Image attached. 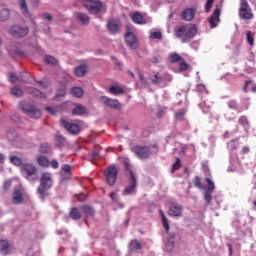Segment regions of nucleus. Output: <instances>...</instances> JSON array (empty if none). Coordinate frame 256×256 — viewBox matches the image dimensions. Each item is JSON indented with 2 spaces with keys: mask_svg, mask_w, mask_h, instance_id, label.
Returning <instances> with one entry per match:
<instances>
[{
  "mask_svg": "<svg viewBox=\"0 0 256 256\" xmlns=\"http://www.w3.org/2000/svg\"><path fill=\"white\" fill-rule=\"evenodd\" d=\"M197 35V26L184 24L175 28V37L182 39V43H189Z\"/></svg>",
  "mask_w": 256,
  "mask_h": 256,
  "instance_id": "obj_1",
  "label": "nucleus"
},
{
  "mask_svg": "<svg viewBox=\"0 0 256 256\" xmlns=\"http://www.w3.org/2000/svg\"><path fill=\"white\" fill-rule=\"evenodd\" d=\"M53 187V174L49 172L42 173L37 193L42 201L47 197V191Z\"/></svg>",
  "mask_w": 256,
  "mask_h": 256,
  "instance_id": "obj_2",
  "label": "nucleus"
},
{
  "mask_svg": "<svg viewBox=\"0 0 256 256\" xmlns=\"http://www.w3.org/2000/svg\"><path fill=\"white\" fill-rule=\"evenodd\" d=\"M125 170L129 173L128 177V183L129 185L125 187V189L122 192V195H132V193H135V189H137V177L135 176V173H133V170H131V166L129 163L125 162Z\"/></svg>",
  "mask_w": 256,
  "mask_h": 256,
  "instance_id": "obj_3",
  "label": "nucleus"
},
{
  "mask_svg": "<svg viewBox=\"0 0 256 256\" xmlns=\"http://www.w3.org/2000/svg\"><path fill=\"white\" fill-rule=\"evenodd\" d=\"M81 3L90 15H99L103 11V2L99 0H81Z\"/></svg>",
  "mask_w": 256,
  "mask_h": 256,
  "instance_id": "obj_4",
  "label": "nucleus"
},
{
  "mask_svg": "<svg viewBox=\"0 0 256 256\" xmlns=\"http://www.w3.org/2000/svg\"><path fill=\"white\" fill-rule=\"evenodd\" d=\"M20 109L27 115L31 117V119H39L41 117V110L35 107L33 104H29L27 102H20Z\"/></svg>",
  "mask_w": 256,
  "mask_h": 256,
  "instance_id": "obj_5",
  "label": "nucleus"
},
{
  "mask_svg": "<svg viewBox=\"0 0 256 256\" xmlns=\"http://www.w3.org/2000/svg\"><path fill=\"white\" fill-rule=\"evenodd\" d=\"M161 219H162V225L168 235V243H167V249H171L173 245H175V233L170 232V226H169V219H167V216H165V213L163 210H159Z\"/></svg>",
  "mask_w": 256,
  "mask_h": 256,
  "instance_id": "obj_6",
  "label": "nucleus"
},
{
  "mask_svg": "<svg viewBox=\"0 0 256 256\" xmlns=\"http://www.w3.org/2000/svg\"><path fill=\"white\" fill-rule=\"evenodd\" d=\"M239 17L246 21H251L254 17L253 10L251 9V6H249L247 0H240Z\"/></svg>",
  "mask_w": 256,
  "mask_h": 256,
  "instance_id": "obj_7",
  "label": "nucleus"
},
{
  "mask_svg": "<svg viewBox=\"0 0 256 256\" xmlns=\"http://www.w3.org/2000/svg\"><path fill=\"white\" fill-rule=\"evenodd\" d=\"M131 151L133 154L136 155V157H138V159H149V157H151V147L149 146H133L131 148Z\"/></svg>",
  "mask_w": 256,
  "mask_h": 256,
  "instance_id": "obj_8",
  "label": "nucleus"
},
{
  "mask_svg": "<svg viewBox=\"0 0 256 256\" xmlns=\"http://www.w3.org/2000/svg\"><path fill=\"white\" fill-rule=\"evenodd\" d=\"M118 173H119V170H117L116 166H109L104 171L106 183L110 186H113L117 182V174Z\"/></svg>",
  "mask_w": 256,
  "mask_h": 256,
  "instance_id": "obj_9",
  "label": "nucleus"
},
{
  "mask_svg": "<svg viewBox=\"0 0 256 256\" xmlns=\"http://www.w3.org/2000/svg\"><path fill=\"white\" fill-rule=\"evenodd\" d=\"M21 173L26 177L28 180H35V178H32L33 175H36L37 173V167L31 163H25L21 165Z\"/></svg>",
  "mask_w": 256,
  "mask_h": 256,
  "instance_id": "obj_10",
  "label": "nucleus"
},
{
  "mask_svg": "<svg viewBox=\"0 0 256 256\" xmlns=\"http://www.w3.org/2000/svg\"><path fill=\"white\" fill-rule=\"evenodd\" d=\"M150 81L153 85H161V83H166V81H171L172 77L169 74H165L164 76L158 71H154L152 75L149 77Z\"/></svg>",
  "mask_w": 256,
  "mask_h": 256,
  "instance_id": "obj_11",
  "label": "nucleus"
},
{
  "mask_svg": "<svg viewBox=\"0 0 256 256\" xmlns=\"http://www.w3.org/2000/svg\"><path fill=\"white\" fill-rule=\"evenodd\" d=\"M60 125L72 135H79V133H81V126L78 124L70 123L65 118L60 120Z\"/></svg>",
  "mask_w": 256,
  "mask_h": 256,
  "instance_id": "obj_12",
  "label": "nucleus"
},
{
  "mask_svg": "<svg viewBox=\"0 0 256 256\" xmlns=\"http://www.w3.org/2000/svg\"><path fill=\"white\" fill-rule=\"evenodd\" d=\"M101 101L103 105H106V107L114 109L115 111H121V103L117 99H111L107 96H102Z\"/></svg>",
  "mask_w": 256,
  "mask_h": 256,
  "instance_id": "obj_13",
  "label": "nucleus"
},
{
  "mask_svg": "<svg viewBox=\"0 0 256 256\" xmlns=\"http://www.w3.org/2000/svg\"><path fill=\"white\" fill-rule=\"evenodd\" d=\"M10 34L16 38L26 37V35H29V28H22L19 25H14L10 28Z\"/></svg>",
  "mask_w": 256,
  "mask_h": 256,
  "instance_id": "obj_14",
  "label": "nucleus"
},
{
  "mask_svg": "<svg viewBox=\"0 0 256 256\" xmlns=\"http://www.w3.org/2000/svg\"><path fill=\"white\" fill-rule=\"evenodd\" d=\"M220 17H221V9L216 8L213 14L208 18V22L210 23L211 29H215V27L219 25V21H221Z\"/></svg>",
  "mask_w": 256,
  "mask_h": 256,
  "instance_id": "obj_15",
  "label": "nucleus"
},
{
  "mask_svg": "<svg viewBox=\"0 0 256 256\" xmlns=\"http://www.w3.org/2000/svg\"><path fill=\"white\" fill-rule=\"evenodd\" d=\"M124 39L126 41V44L131 49H137L139 47V42H137V36L133 34L132 32H127L124 36Z\"/></svg>",
  "mask_w": 256,
  "mask_h": 256,
  "instance_id": "obj_16",
  "label": "nucleus"
},
{
  "mask_svg": "<svg viewBox=\"0 0 256 256\" xmlns=\"http://www.w3.org/2000/svg\"><path fill=\"white\" fill-rule=\"evenodd\" d=\"M18 4H19L20 10L23 13L24 17H28V19L31 20L33 25H35V20L31 16V12H29V8L27 7V0H18Z\"/></svg>",
  "mask_w": 256,
  "mask_h": 256,
  "instance_id": "obj_17",
  "label": "nucleus"
},
{
  "mask_svg": "<svg viewBox=\"0 0 256 256\" xmlns=\"http://www.w3.org/2000/svg\"><path fill=\"white\" fill-rule=\"evenodd\" d=\"M168 215L170 217H181V215H183V206H181L179 204L170 206Z\"/></svg>",
  "mask_w": 256,
  "mask_h": 256,
  "instance_id": "obj_18",
  "label": "nucleus"
},
{
  "mask_svg": "<svg viewBox=\"0 0 256 256\" xmlns=\"http://www.w3.org/2000/svg\"><path fill=\"white\" fill-rule=\"evenodd\" d=\"M197 10H195V8H188L185 9L182 14H181V18L184 21H193V19H195V13Z\"/></svg>",
  "mask_w": 256,
  "mask_h": 256,
  "instance_id": "obj_19",
  "label": "nucleus"
},
{
  "mask_svg": "<svg viewBox=\"0 0 256 256\" xmlns=\"http://www.w3.org/2000/svg\"><path fill=\"white\" fill-rule=\"evenodd\" d=\"M12 203L13 205H21L23 203V193L21 189H15L12 194Z\"/></svg>",
  "mask_w": 256,
  "mask_h": 256,
  "instance_id": "obj_20",
  "label": "nucleus"
},
{
  "mask_svg": "<svg viewBox=\"0 0 256 256\" xmlns=\"http://www.w3.org/2000/svg\"><path fill=\"white\" fill-rule=\"evenodd\" d=\"M74 75L76 77H85L87 75V65L81 64L74 69Z\"/></svg>",
  "mask_w": 256,
  "mask_h": 256,
  "instance_id": "obj_21",
  "label": "nucleus"
},
{
  "mask_svg": "<svg viewBox=\"0 0 256 256\" xmlns=\"http://www.w3.org/2000/svg\"><path fill=\"white\" fill-rule=\"evenodd\" d=\"M69 217L73 219V221H79L81 217H83V214L81 213V210L77 207H72L69 212Z\"/></svg>",
  "mask_w": 256,
  "mask_h": 256,
  "instance_id": "obj_22",
  "label": "nucleus"
},
{
  "mask_svg": "<svg viewBox=\"0 0 256 256\" xmlns=\"http://www.w3.org/2000/svg\"><path fill=\"white\" fill-rule=\"evenodd\" d=\"M76 19L80 21L82 25H89V21L91 18L89 17V15L79 12L76 14Z\"/></svg>",
  "mask_w": 256,
  "mask_h": 256,
  "instance_id": "obj_23",
  "label": "nucleus"
},
{
  "mask_svg": "<svg viewBox=\"0 0 256 256\" xmlns=\"http://www.w3.org/2000/svg\"><path fill=\"white\" fill-rule=\"evenodd\" d=\"M0 253L2 255H9V241L0 240Z\"/></svg>",
  "mask_w": 256,
  "mask_h": 256,
  "instance_id": "obj_24",
  "label": "nucleus"
},
{
  "mask_svg": "<svg viewBox=\"0 0 256 256\" xmlns=\"http://www.w3.org/2000/svg\"><path fill=\"white\" fill-rule=\"evenodd\" d=\"M107 27H108V31H110V33H117L120 29L119 24H117V22H115V20H110L107 23Z\"/></svg>",
  "mask_w": 256,
  "mask_h": 256,
  "instance_id": "obj_25",
  "label": "nucleus"
},
{
  "mask_svg": "<svg viewBox=\"0 0 256 256\" xmlns=\"http://www.w3.org/2000/svg\"><path fill=\"white\" fill-rule=\"evenodd\" d=\"M130 17L133 21V23H136L137 25H143V15L139 12H134L130 14Z\"/></svg>",
  "mask_w": 256,
  "mask_h": 256,
  "instance_id": "obj_26",
  "label": "nucleus"
},
{
  "mask_svg": "<svg viewBox=\"0 0 256 256\" xmlns=\"http://www.w3.org/2000/svg\"><path fill=\"white\" fill-rule=\"evenodd\" d=\"M81 211L84 213L86 217H93V215H95V210L93 209V207L89 205L82 206Z\"/></svg>",
  "mask_w": 256,
  "mask_h": 256,
  "instance_id": "obj_27",
  "label": "nucleus"
},
{
  "mask_svg": "<svg viewBox=\"0 0 256 256\" xmlns=\"http://www.w3.org/2000/svg\"><path fill=\"white\" fill-rule=\"evenodd\" d=\"M109 92L112 95H123V93H125V90L122 87H119L117 85H112L109 88Z\"/></svg>",
  "mask_w": 256,
  "mask_h": 256,
  "instance_id": "obj_28",
  "label": "nucleus"
},
{
  "mask_svg": "<svg viewBox=\"0 0 256 256\" xmlns=\"http://www.w3.org/2000/svg\"><path fill=\"white\" fill-rule=\"evenodd\" d=\"M37 163L40 167H49V158L43 155L37 157Z\"/></svg>",
  "mask_w": 256,
  "mask_h": 256,
  "instance_id": "obj_29",
  "label": "nucleus"
},
{
  "mask_svg": "<svg viewBox=\"0 0 256 256\" xmlns=\"http://www.w3.org/2000/svg\"><path fill=\"white\" fill-rule=\"evenodd\" d=\"M228 107L229 109H233L234 111H237V113H243V108L239 107V104L236 100H230L228 101Z\"/></svg>",
  "mask_w": 256,
  "mask_h": 256,
  "instance_id": "obj_30",
  "label": "nucleus"
},
{
  "mask_svg": "<svg viewBox=\"0 0 256 256\" xmlns=\"http://www.w3.org/2000/svg\"><path fill=\"white\" fill-rule=\"evenodd\" d=\"M87 113V108L82 105H77L73 110H72V115H85Z\"/></svg>",
  "mask_w": 256,
  "mask_h": 256,
  "instance_id": "obj_31",
  "label": "nucleus"
},
{
  "mask_svg": "<svg viewBox=\"0 0 256 256\" xmlns=\"http://www.w3.org/2000/svg\"><path fill=\"white\" fill-rule=\"evenodd\" d=\"M70 93L73 95V97L81 98L83 97L84 91L81 87H73Z\"/></svg>",
  "mask_w": 256,
  "mask_h": 256,
  "instance_id": "obj_32",
  "label": "nucleus"
},
{
  "mask_svg": "<svg viewBox=\"0 0 256 256\" xmlns=\"http://www.w3.org/2000/svg\"><path fill=\"white\" fill-rule=\"evenodd\" d=\"M237 147H239V138L230 140V141L227 143V148H228L230 151H235V149H237Z\"/></svg>",
  "mask_w": 256,
  "mask_h": 256,
  "instance_id": "obj_33",
  "label": "nucleus"
},
{
  "mask_svg": "<svg viewBox=\"0 0 256 256\" xmlns=\"http://www.w3.org/2000/svg\"><path fill=\"white\" fill-rule=\"evenodd\" d=\"M169 59H170V62L172 63H180V61H183V58L177 52L169 54Z\"/></svg>",
  "mask_w": 256,
  "mask_h": 256,
  "instance_id": "obj_34",
  "label": "nucleus"
},
{
  "mask_svg": "<svg viewBox=\"0 0 256 256\" xmlns=\"http://www.w3.org/2000/svg\"><path fill=\"white\" fill-rule=\"evenodd\" d=\"M11 13L9 12V9L4 8L0 11V21H7L10 17Z\"/></svg>",
  "mask_w": 256,
  "mask_h": 256,
  "instance_id": "obj_35",
  "label": "nucleus"
},
{
  "mask_svg": "<svg viewBox=\"0 0 256 256\" xmlns=\"http://www.w3.org/2000/svg\"><path fill=\"white\" fill-rule=\"evenodd\" d=\"M174 118L176 119V121H183L185 119V110L180 109L177 112H175Z\"/></svg>",
  "mask_w": 256,
  "mask_h": 256,
  "instance_id": "obj_36",
  "label": "nucleus"
},
{
  "mask_svg": "<svg viewBox=\"0 0 256 256\" xmlns=\"http://www.w3.org/2000/svg\"><path fill=\"white\" fill-rule=\"evenodd\" d=\"M10 162L13 165H16V167H19V166L23 165V162H22L21 158H19L17 156H11L10 157Z\"/></svg>",
  "mask_w": 256,
  "mask_h": 256,
  "instance_id": "obj_37",
  "label": "nucleus"
},
{
  "mask_svg": "<svg viewBox=\"0 0 256 256\" xmlns=\"http://www.w3.org/2000/svg\"><path fill=\"white\" fill-rule=\"evenodd\" d=\"M44 61L47 65H57V59L53 56H45Z\"/></svg>",
  "mask_w": 256,
  "mask_h": 256,
  "instance_id": "obj_38",
  "label": "nucleus"
},
{
  "mask_svg": "<svg viewBox=\"0 0 256 256\" xmlns=\"http://www.w3.org/2000/svg\"><path fill=\"white\" fill-rule=\"evenodd\" d=\"M11 95H14V97H23V90L14 87L11 89Z\"/></svg>",
  "mask_w": 256,
  "mask_h": 256,
  "instance_id": "obj_39",
  "label": "nucleus"
},
{
  "mask_svg": "<svg viewBox=\"0 0 256 256\" xmlns=\"http://www.w3.org/2000/svg\"><path fill=\"white\" fill-rule=\"evenodd\" d=\"M213 195V192L211 191H205L204 193V201H206V205H210L211 204V201H212V196Z\"/></svg>",
  "mask_w": 256,
  "mask_h": 256,
  "instance_id": "obj_40",
  "label": "nucleus"
},
{
  "mask_svg": "<svg viewBox=\"0 0 256 256\" xmlns=\"http://www.w3.org/2000/svg\"><path fill=\"white\" fill-rule=\"evenodd\" d=\"M239 125H243L244 127H249V120L247 116H240L238 119Z\"/></svg>",
  "mask_w": 256,
  "mask_h": 256,
  "instance_id": "obj_41",
  "label": "nucleus"
},
{
  "mask_svg": "<svg viewBox=\"0 0 256 256\" xmlns=\"http://www.w3.org/2000/svg\"><path fill=\"white\" fill-rule=\"evenodd\" d=\"M246 39H247V43H248L249 45H251V46L254 45L255 39L253 38V32L248 31V32L246 33Z\"/></svg>",
  "mask_w": 256,
  "mask_h": 256,
  "instance_id": "obj_42",
  "label": "nucleus"
},
{
  "mask_svg": "<svg viewBox=\"0 0 256 256\" xmlns=\"http://www.w3.org/2000/svg\"><path fill=\"white\" fill-rule=\"evenodd\" d=\"M130 246L132 247V249H134L135 251H141L142 246H141V242L134 240L131 242Z\"/></svg>",
  "mask_w": 256,
  "mask_h": 256,
  "instance_id": "obj_43",
  "label": "nucleus"
},
{
  "mask_svg": "<svg viewBox=\"0 0 256 256\" xmlns=\"http://www.w3.org/2000/svg\"><path fill=\"white\" fill-rule=\"evenodd\" d=\"M206 182L208 183L206 191H210L211 193H213V191H215V183H213V180L210 178H206Z\"/></svg>",
  "mask_w": 256,
  "mask_h": 256,
  "instance_id": "obj_44",
  "label": "nucleus"
},
{
  "mask_svg": "<svg viewBox=\"0 0 256 256\" xmlns=\"http://www.w3.org/2000/svg\"><path fill=\"white\" fill-rule=\"evenodd\" d=\"M181 169V159L176 158V162L172 164V173H175V171H179Z\"/></svg>",
  "mask_w": 256,
  "mask_h": 256,
  "instance_id": "obj_45",
  "label": "nucleus"
},
{
  "mask_svg": "<svg viewBox=\"0 0 256 256\" xmlns=\"http://www.w3.org/2000/svg\"><path fill=\"white\" fill-rule=\"evenodd\" d=\"M40 151L41 153H49V151H51V145H49V143L41 144Z\"/></svg>",
  "mask_w": 256,
  "mask_h": 256,
  "instance_id": "obj_46",
  "label": "nucleus"
},
{
  "mask_svg": "<svg viewBox=\"0 0 256 256\" xmlns=\"http://www.w3.org/2000/svg\"><path fill=\"white\" fill-rule=\"evenodd\" d=\"M194 187H197L198 189H203V184L201 183V177L196 176L194 178Z\"/></svg>",
  "mask_w": 256,
  "mask_h": 256,
  "instance_id": "obj_47",
  "label": "nucleus"
},
{
  "mask_svg": "<svg viewBox=\"0 0 256 256\" xmlns=\"http://www.w3.org/2000/svg\"><path fill=\"white\" fill-rule=\"evenodd\" d=\"M187 69H189V64L182 59L179 63V71H187Z\"/></svg>",
  "mask_w": 256,
  "mask_h": 256,
  "instance_id": "obj_48",
  "label": "nucleus"
},
{
  "mask_svg": "<svg viewBox=\"0 0 256 256\" xmlns=\"http://www.w3.org/2000/svg\"><path fill=\"white\" fill-rule=\"evenodd\" d=\"M213 3H215V0H207L206 5H205V12L206 13L211 12V7H213Z\"/></svg>",
  "mask_w": 256,
  "mask_h": 256,
  "instance_id": "obj_49",
  "label": "nucleus"
},
{
  "mask_svg": "<svg viewBox=\"0 0 256 256\" xmlns=\"http://www.w3.org/2000/svg\"><path fill=\"white\" fill-rule=\"evenodd\" d=\"M150 38L151 39H159V40H161V39H163V35L161 34V32L156 31V32H152L150 34Z\"/></svg>",
  "mask_w": 256,
  "mask_h": 256,
  "instance_id": "obj_50",
  "label": "nucleus"
},
{
  "mask_svg": "<svg viewBox=\"0 0 256 256\" xmlns=\"http://www.w3.org/2000/svg\"><path fill=\"white\" fill-rule=\"evenodd\" d=\"M31 95H33L34 97H45V94H43L41 91H39L38 89H32L30 91Z\"/></svg>",
  "mask_w": 256,
  "mask_h": 256,
  "instance_id": "obj_51",
  "label": "nucleus"
},
{
  "mask_svg": "<svg viewBox=\"0 0 256 256\" xmlns=\"http://www.w3.org/2000/svg\"><path fill=\"white\" fill-rule=\"evenodd\" d=\"M65 143V139L63 136H57L56 137V145L57 147H62V145Z\"/></svg>",
  "mask_w": 256,
  "mask_h": 256,
  "instance_id": "obj_52",
  "label": "nucleus"
},
{
  "mask_svg": "<svg viewBox=\"0 0 256 256\" xmlns=\"http://www.w3.org/2000/svg\"><path fill=\"white\" fill-rule=\"evenodd\" d=\"M62 171H64V173H67V175H72L71 174V165L69 164H64L62 166Z\"/></svg>",
  "mask_w": 256,
  "mask_h": 256,
  "instance_id": "obj_53",
  "label": "nucleus"
},
{
  "mask_svg": "<svg viewBox=\"0 0 256 256\" xmlns=\"http://www.w3.org/2000/svg\"><path fill=\"white\" fill-rule=\"evenodd\" d=\"M3 189L6 193H7V191H9V189H11V180H7L4 182Z\"/></svg>",
  "mask_w": 256,
  "mask_h": 256,
  "instance_id": "obj_54",
  "label": "nucleus"
},
{
  "mask_svg": "<svg viewBox=\"0 0 256 256\" xmlns=\"http://www.w3.org/2000/svg\"><path fill=\"white\" fill-rule=\"evenodd\" d=\"M49 165L52 167V169H59V162L57 160L50 161Z\"/></svg>",
  "mask_w": 256,
  "mask_h": 256,
  "instance_id": "obj_55",
  "label": "nucleus"
},
{
  "mask_svg": "<svg viewBox=\"0 0 256 256\" xmlns=\"http://www.w3.org/2000/svg\"><path fill=\"white\" fill-rule=\"evenodd\" d=\"M42 18L46 19V21H53V16L48 12L43 13Z\"/></svg>",
  "mask_w": 256,
  "mask_h": 256,
  "instance_id": "obj_56",
  "label": "nucleus"
},
{
  "mask_svg": "<svg viewBox=\"0 0 256 256\" xmlns=\"http://www.w3.org/2000/svg\"><path fill=\"white\" fill-rule=\"evenodd\" d=\"M110 199H112V201H114V202H117V201H119V195H117V193H115V192H112L110 194Z\"/></svg>",
  "mask_w": 256,
  "mask_h": 256,
  "instance_id": "obj_57",
  "label": "nucleus"
},
{
  "mask_svg": "<svg viewBox=\"0 0 256 256\" xmlns=\"http://www.w3.org/2000/svg\"><path fill=\"white\" fill-rule=\"evenodd\" d=\"M9 79L10 83H15L17 81V76L15 75V73H9Z\"/></svg>",
  "mask_w": 256,
  "mask_h": 256,
  "instance_id": "obj_58",
  "label": "nucleus"
},
{
  "mask_svg": "<svg viewBox=\"0 0 256 256\" xmlns=\"http://www.w3.org/2000/svg\"><path fill=\"white\" fill-rule=\"evenodd\" d=\"M138 77H139L140 81L142 82V85H147V79L145 78V76L143 74L139 73Z\"/></svg>",
  "mask_w": 256,
  "mask_h": 256,
  "instance_id": "obj_59",
  "label": "nucleus"
},
{
  "mask_svg": "<svg viewBox=\"0 0 256 256\" xmlns=\"http://www.w3.org/2000/svg\"><path fill=\"white\" fill-rule=\"evenodd\" d=\"M154 149V153H159V144L155 143L150 146V149Z\"/></svg>",
  "mask_w": 256,
  "mask_h": 256,
  "instance_id": "obj_60",
  "label": "nucleus"
},
{
  "mask_svg": "<svg viewBox=\"0 0 256 256\" xmlns=\"http://www.w3.org/2000/svg\"><path fill=\"white\" fill-rule=\"evenodd\" d=\"M65 88L58 90L57 97H65Z\"/></svg>",
  "mask_w": 256,
  "mask_h": 256,
  "instance_id": "obj_61",
  "label": "nucleus"
},
{
  "mask_svg": "<svg viewBox=\"0 0 256 256\" xmlns=\"http://www.w3.org/2000/svg\"><path fill=\"white\" fill-rule=\"evenodd\" d=\"M150 63H154L155 65H157V63H159V58L156 56H153L152 58H150Z\"/></svg>",
  "mask_w": 256,
  "mask_h": 256,
  "instance_id": "obj_62",
  "label": "nucleus"
},
{
  "mask_svg": "<svg viewBox=\"0 0 256 256\" xmlns=\"http://www.w3.org/2000/svg\"><path fill=\"white\" fill-rule=\"evenodd\" d=\"M46 111H48L50 115H55V109H53L51 106H47Z\"/></svg>",
  "mask_w": 256,
  "mask_h": 256,
  "instance_id": "obj_63",
  "label": "nucleus"
},
{
  "mask_svg": "<svg viewBox=\"0 0 256 256\" xmlns=\"http://www.w3.org/2000/svg\"><path fill=\"white\" fill-rule=\"evenodd\" d=\"M249 151H250L249 147L245 146V147H243L241 154L245 155V154L249 153Z\"/></svg>",
  "mask_w": 256,
  "mask_h": 256,
  "instance_id": "obj_64",
  "label": "nucleus"
}]
</instances>
